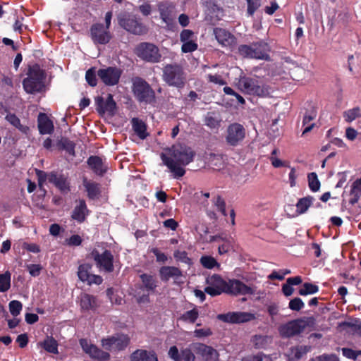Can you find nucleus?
<instances>
[{
    "instance_id": "obj_1",
    "label": "nucleus",
    "mask_w": 361,
    "mask_h": 361,
    "mask_svg": "<svg viewBox=\"0 0 361 361\" xmlns=\"http://www.w3.org/2000/svg\"><path fill=\"white\" fill-rule=\"evenodd\" d=\"M195 152L191 147L184 145H173L171 149V154H161L163 164L168 167L173 173L174 178H180L185 173L184 166L189 164L194 159Z\"/></svg>"
},
{
    "instance_id": "obj_2",
    "label": "nucleus",
    "mask_w": 361,
    "mask_h": 361,
    "mask_svg": "<svg viewBox=\"0 0 361 361\" xmlns=\"http://www.w3.org/2000/svg\"><path fill=\"white\" fill-rule=\"evenodd\" d=\"M314 317H303L282 324L279 326L278 330L281 337L288 338L305 331H310L314 328Z\"/></svg>"
},
{
    "instance_id": "obj_3",
    "label": "nucleus",
    "mask_w": 361,
    "mask_h": 361,
    "mask_svg": "<svg viewBox=\"0 0 361 361\" xmlns=\"http://www.w3.org/2000/svg\"><path fill=\"white\" fill-rule=\"evenodd\" d=\"M113 13L108 11L105 15V25L102 23L93 24L90 30V37L95 44H106L111 39V35L109 32Z\"/></svg>"
},
{
    "instance_id": "obj_4",
    "label": "nucleus",
    "mask_w": 361,
    "mask_h": 361,
    "mask_svg": "<svg viewBox=\"0 0 361 361\" xmlns=\"http://www.w3.org/2000/svg\"><path fill=\"white\" fill-rule=\"evenodd\" d=\"M44 73L37 66L29 68L27 77L23 80V86L28 94H35L42 90L44 87Z\"/></svg>"
},
{
    "instance_id": "obj_5",
    "label": "nucleus",
    "mask_w": 361,
    "mask_h": 361,
    "mask_svg": "<svg viewBox=\"0 0 361 361\" xmlns=\"http://www.w3.org/2000/svg\"><path fill=\"white\" fill-rule=\"evenodd\" d=\"M163 80L169 86L181 88L185 83V75L178 64H167L163 68Z\"/></svg>"
},
{
    "instance_id": "obj_6",
    "label": "nucleus",
    "mask_w": 361,
    "mask_h": 361,
    "mask_svg": "<svg viewBox=\"0 0 361 361\" xmlns=\"http://www.w3.org/2000/svg\"><path fill=\"white\" fill-rule=\"evenodd\" d=\"M133 92L140 102L151 104L155 100V93L149 85L140 78L133 80Z\"/></svg>"
},
{
    "instance_id": "obj_7",
    "label": "nucleus",
    "mask_w": 361,
    "mask_h": 361,
    "mask_svg": "<svg viewBox=\"0 0 361 361\" xmlns=\"http://www.w3.org/2000/svg\"><path fill=\"white\" fill-rule=\"evenodd\" d=\"M135 52L138 57L150 63H158L161 59L159 48L149 42L139 44L136 47Z\"/></svg>"
},
{
    "instance_id": "obj_8",
    "label": "nucleus",
    "mask_w": 361,
    "mask_h": 361,
    "mask_svg": "<svg viewBox=\"0 0 361 361\" xmlns=\"http://www.w3.org/2000/svg\"><path fill=\"white\" fill-rule=\"evenodd\" d=\"M240 55L251 59H267V46L266 44L254 43L250 45H240L238 47Z\"/></svg>"
},
{
    "instance_id": "obj_9",
    "label": "nucleus",
    "mask_w": 361,
    "mask_h": 361,
    "mask_svg": "<svg viewBox=\"0 0 361 361\" xmlns=\"http://www.w3.org/2000/svg\"><path fill=\"white\" fill-rule=\"evenodd\" d=\"M37 174L38 176L39 185L40 188L42 186L43 182L47 179L50 183H54L61 192L67 193L69 192V182L67 177L65 176L57 175L53 173L46 174L41 171H37Z\"/></svg>"
},
{
    "instance_id": "obj_10",
    "label": "nucleus",
    "mask_w": 361,
    "mask_h": 361,
    "mask_svg": "<svg viewBox=\"0 0 361 361\" xmlns=\"http://www.w3.org/2000/svg\"><path fill=\"white\" fill-rule=\"evenodd\" d=\"M238 85L242 92L249 94L264 97L269 93L265 87L261 86L258 81L253 78H241L238 81Z\"/></svg>"
},
{
    "instance_id": "obj_11",
    "label": "nucleus",
    "mask_w": 361,
    "mask_h": 361,
    "mask_svg": "<svg viewBox=\"0 0 361 361\" xmlns=\"http://www.w3.org/2000/svg\"><path fill=\"white\" fill-rule=\"evenodd\" d=\"M225 293L238 295H254L257 293L255 286H249L238 279H229L226 283Z\"/></svg>"
},
{
    "instance_id": "obj_12",
    "label": "nucleus",
    "mask_w": 361,
    "mask_h": 361,
    "mask_svg": "<svg viewBox=\"0 0 361 361\" xmlns=\"http://www.w3.org/2000/svg\"><path fill=\"white\" fill-rule=\"evenodd\" d=\"M226 283V281L218 274L209 276L206 279L204 292L212 297L219 295L225 293Z\"/></svg>"
},
{
    "instance_id": "obj_13",
    "label": "nucleus",
    "mask_w": 361,
    "mask_h": 361,
    "mask_svg": "<svg viewBox=\"0 0 361 361\" xmlns=\"http://www.w3.org/2000/svg\"><path fill=\"white\" fill-rule=\"evenodd\" d=\"M217 319L226 323L239 324L252 321L255 319L254 314L246 312H230L226 314H219Z\"/></svg>"
},
{
    "instance_id": "obj_14",
    "label": "nucleus",
    "mask_w": 361,
    "mask_h": 361,
    "mask_svg": "<svg viewBox=\"0 0 361 361\" xmlns=\"http://www.w3.org/2000/svg\"><path fill=\"white\" fill-rule=\"evenodd\" d=\"M122 71L117 67H106L97 71V75L106 85L113 86L119 82Z\"/></svg>"
},
{
    "instance_id": "obj_15",
    "label": "nucleus",
    "mask_w": 361,
    "mask_h": 361,
    "mask_svg": "<svg viewBox=\"0 0 361 361\" xmlns=\"http://www.w3.org/2000/svg\"><path fill=\"white\" fill-rule=\"evenodd\" d=\"M92 255L101 271L109 273L114 271V257L110 251L105 250L102 254H99L98 251L94 250L92 252Z\"/></svg>"
},
{
    "instance_id": "obj_16",
    "label": "nucleus",
    "mask_w": 361,
    "mask_h": 361,
    "mask_svg": "<svg viewBox=\"0 0 361 361\" xmlns=\"http://www.w3.org/2000/svg\"><path fill=\"white\" fill-rule=\"evenodd\" d=\"M245 135V131L243 126L238 123H233L228 127L226 140L230 145L235 146L243 141Z\"/></svg>"
},
{
    "instance_id": "obj_17",
    "label": "nucleus",
    "mask_w": 361,
    "mask_h": 361,
    "mask_svg": "<svg viewBox=\"0 0 361 361\" xmlns=\"http://www.w3.org/2000/svg\"><path fill=\"white\" fill-rule=\"evenodd\" d=\"M159 11L163 23L169 29H172L177 13L175 6L171 4H161L159 6Z\"/></svg>"
},
{
    "instance_id": "obj_18",
    "label": "nucleus",
    "mask_w": 361,
    "mask_h": 361,
    "mask_svg": "<svg viewBox=\"0 0 361 361\" xmlns=\"http://www.w3.org/2000/svg\"><path fill=\"white\" fill-rule=\"evenodd\" d=\"M80 344L82 350L92 358L101 361H105L109 359L110 355L108 353L99 349L96 345L90 343L87 340L81 339Z\"/></svg>"
},
{
    "instance_id": "obj_19",
    "label": "nucleus",
    "mask_w": 361,
    "mask_h": 361,
    "mask_svg": "<svg viewBox=\"0 0 361 361\" xmlns=\"http://www.w3.org/2000/svg\"><path fill=\"white\" fill-rule=\"evenodd\" d=\"M119 24L126 30L135 35H142L146 32L145 27L133 17L121 18Z\"/></svg>"
},
{
    "instance_id": "obj_20",
    "label": "nucleus",
    "mask_w": 361,
    "mask_h": 361,
    "mask_svg": "<svg viewBox=\"0 0 361 361\" xmlns=\"http://www.w3.org/2000/svg\"><path fill=\"white\" fill-rule=\"evenodd\" d=\"M192 348L196 354L201 355L207 361H216L218 359V352L210 346L203 343H194Z\"/></svg>"
},
{
    "instance_id": "obj_21",
    "label": "nucleus",
    "mask_w": 361,
    "mask_h": 361,
    "mask_svg": "<svg viewBox=\"0 0 361 361\" xmlns=\"http://www.w3.org/2000/svg\"><path fill=\"white\" fill-rule=\"evenodd\" d=\"M97 110L99 114H104L106 112L113 115L114 114L116 104L113 99L111 94H108L106 101L102 97H98L96 99Z\"/></svg>"
},
{
    "instance_id": "obj_22",
    "label": "nucleus",
    "mask_w": 361,
    "mask_h": 361,
    "mask_svg": "<svg viewBox=\"0 0 361 361\" xmlns=\"http://www.w3.org/2000/svg\"><path fill=\"white\" fill-rule=\"evenodd\" d=\"M169 357L174 361H195V355L190 349H183L180 352L176 346H172L169 350Z\"/></svg>"
},
{
    "instance_id": "obj_23",
    "label": "nucleus",
    "mask_w": 361,
    "mask_h": 361,
    "mask_svg": "<svg viewBox=\"0 0 361 361\" xmlns=\"http://www.w3.org/2000/svg\"><path fill=\"white\" fill-rule=\"evenodd\" d=\"M215 37L224 47H232L235 44V38L228 31L216 27L214 30Z\"/></svg>"
},
{
    "instance_id": "obj_24",
    "label": "nucleus",
    "mask_w": 361,
    "mask_h": 361,
    "mask_svg": "<svg viewBox=\"0 0 361 361\" xmlns=\"http://www.w3.org/2000/svg\"><path fill=\"white\" fill-rule=\"evenodd\" d=\"M159 276L162 281H167L172 279L178 281L182 276V271L177 267L164 266L159 269Z\"/></svg>"
},
{
    "instance_id": "obj_25",
    "label": "nucleus",
    "mask_w": 361,
    "mask_h": 361,
    "mask_svg": "<svg viewBox=\"0 0 361 361\" xmlns=\"http://www.w3.org/2000/svg\"><path fill=\"white\" fill-rule=\"evenodd\" d=\"M37 123L40 134L46 135L53 133L54 129L53 122L49 118L47 114L40 113L38 116Z\"/></svg>"
},
{
    "instance_id": "obj_26",
    "label": "nucleus",
    "mask_w": 361,
    "mask_h": 361,
    "mask_svg": "<svg viewBox=\"0 0 361 361\" xmlns=\"http://www.w3.org/2000/svg\"><path fill=\"white\" fill-rule=\"evenodd\" d=\"M88 213L89 211L85 202L84 200H80L78 204L73 209L71 217L78 223H82L85 221Z\"/></svg>"
},
{
    "instance_id": "obj_27",
    "label": "nucleus",
    "mask_w": 361,
    "mask_h": 361,
    "mask_svg": "<svg viewBox=\"0 0 361 361\" xmlns=\"http://www.w3.org/2000/svg\"><path fill=\"white\" fill-rule=\"evenodd\" d=\"M80 306L82 310L88 311L95 310L99 306V304L95 296L87 293H82L80 297Z\"/></svg>"
},
{
    "instance_id": "obj_28",
    "label": "nucleus",
    "mask_w": 361,
    "mask_h": 361,
    "mask_svg": "<svg viewBox=\"0 0 361 361\" xmlns=\"http://www.w3.org/2000/svg\"><path fill=\"white\" fill-rule=\"evenodd\" d=\"M131 361H158L156 354L152 351L137 350L130 357Z\"/></svg>"
},
{
    "instance_id": "obj_29",
    "label": "nucleus",
    "mask_w": 361,
    "mask_h": 361,
    "mask_svg": "<svg viewBox=\"0 0 361 361\" xmlns=\"http://www.w3.org/2000/svg\"><path fill=\"white\" fill-rule=\"evenodd\" d=\"M310 348L307 345H300L290 348L286 353L288 361H294L300 359L305 355Z\"/></svg>"
},
{
    "instance_id": "obj_30",
    "label": "nucleus",
    "mask_w": 361,
    "mask_h": 361,
    "mask_svg": "<svg viewBox=\"0 0 361 361\" xmlns=\"http://www.w3.org/2000/svg\"><path fill=\"white\" fill-rule=\"evenodd\" d=\"M87 164L98 175H103L106 171V167L104 166L102 159L99 157H90L87 160Z\"/></svg>"
},
{
    "instance_id": "obj_31",
    "label": "nucleus",
    "mask_w": 361,
    "mask_h": 361,
    "mask_svg": "<svg viewBox=\"0 0 361 361\" xmlns=\"http://www.w3.org/2000/svg\"><path fill=\"white\" fill-rule=\"evenodd\" d=\"M83 185L87 192V195L90 199L98 197L101 192L100 185L94 181L84 180Z\"/></svg>"
},
{
    "instance_id": "obj_32",
    "label": "nucleus",
    "mask_w": 361,
    "mask_h": 361,
    "mask_svg": "<svg viewBox=\"0 0 361 361\" xmlns=\"http://www.w3.org/2000/svg\"><path fill=\"white\" fill-rule=\"evenodd\" d=\"M131 122L133 129L137 136L142 140L145 139L148 135L145 123L136 118H133Z\"/></svg>"
},
{
    "instance_id": "obj_33",
    "label": "nucleus",
    "mask_w": 361,
    "mask_h": 361,
    "mask_svg": "<svg viewBox=\"0 0 361 361\" xmlns=\"http://www.w3.org/2000/svg\"><path fill=\"white\" fill-rule=\"evenodd\" d=\"M210 241H216L219 243H222L221 245H219L218 247V252L219 255L227 253L231 249L232 247L230 240L223 237L222 235L212 236L210 239Z\"/></svg>"
},
{
    "instance_id": "obj_34",
    "label": "nucleus",
    "mask_w": 361,
    "mask_h": 361,
    "mask_svg": "<svg viewBox=\"0 0 361 361\" xmlns=\"http://www.w3.org/2000/svg\"><path fill=\"white\" fill-rule=\"evenodd\" d=\"M200 315L199 309L197 307L192 310L185 311L181 314L180 319L184 322L194 324Z\"/></svg>"
},
{
    "instance_id": "obj_35",
    "label": "nucleus",
    "mask_w": 361,
    "mask_h": 361,
    "mask_svg": "<svg viewBox=\"0 0 361 361\" xmlns=\"http://www.w3.org/2000/svg\"><path fill=\"white\" fill-rule=\"evenodd\" d=\"M341 326L348 331L361 336V322L358 320H352L343 322Z\"/></svg>"
},
{
    "instance_id": "obj_36",
    "label": "nucleus",
    "mask_w": 361,
    "mask_h": 361,
    "mask_svg": "<svg viewBox=\"0 0 361 361\" xmlns=\"http://www.w3.org/2000/svg\"><path fill=\"white\" fill-rule=\"evenodd\" d=\"M45 350L49 353H58V344L55 339L52 337H47L44 341L38 343Z\"/></svg>"
},
{
    "instance_id": "obj_37",
    "label": "nucleus",
    "mask_w": 361,
    "mask_h": 361,
    "mask_svg": "<svg viewBox=\"0 0 361 361\" xmlns=\"http://www.w3.org/2000/svg\"><path fill=\"white\" fill-rule=\"evenodd\" d=\"M314 198L305 197L300 199L296 204V212L298 214L305 213L312 204Z\"/></svg>"
},
{
    "instance_id": "obj_38",
    "label": "nucleus",
    "mask_w": 361,
    "mask_h": 361,
    "mask_svg": "<svg viewBox=\"0 0 361 361\" xmlns=\"http://www.w3.org/2000/svg\"><path fill=\"white\" fill-rule=\"evenodd\" d=\"M140 278L144 288L147 291H154L157 287V281L154 276L144 274L140 275Z\"/></svg>"
},
{
    "instance_id": "obj_39",
    "label": "nucleus",
    "mask_w": 361,
    "mask_h": 361,
    "mask_svg": "<svg viewBox=\"0 0 361 361\" xmlns=\"http://www.w3.org/2000/svg\"><path fill=\"white\" fill-rule=\"evenodd\" d=\"M271 338L264 335H256L252 342L257 348H264L271 343Z\"/></svg>"
},
{
    "instance_id": "obj_40",
    "label": "nucleus",
    "mask_w": 361,
    "mask_h": 361,
    "mask_svg": "<svg viewBox=\"0 0 361 361\" xmlns=\"http://www.w3.org/2000/svg\"><path fill=\"white\" fill-rule=\"evenodd\" d=\"M221 120L214 113H208L204 118V123L211 129H218Z\"/></svg>"
},
{
    "instance_id": "obj_41",
    "label": "nucleus",
    "mask_w": 361,
    "mask_h": 361,
    "mask_svg": "<svg viewBox=\"0 0 361 361\" xmlns=\"http://www.w3.org/2000/svg\"><path fill=\"white\" fill-rule=\"evenodd\" d=\"M11 274L8 271L0 274V292L4 293L11 288Z\"/></svg>"
},
{
    "instance_id": "obj_42",
    "label": "nucleus",
    "mask_w": 361,
    "mask_h": 361,
    "mask_svg": "<svg viewBox=\"0 0 361 361\" xmlns=\"http://www.w3.org/2000/svg\"><path fill=\"white\" fill-rule=\"evenodd\" d=\"M92 269V265L90 264H83L79 266L78 271V276L83 282H86L91 275L90 271Z\"/></svg>"
},
{
    "instance_id": "obj_43",
    "label": "nucleus",
    "mask_w": 361,
    "mask_h": 361,
    "mask_svg": "<svg viewBox=\"0 0 361 361\" xmlns=\"http://www.w3.org/2000/svg\"><path fill=\"white\" fill-rule=\"evenodd\" d=\"M360 109L355 107L343 112V118L346 122L350 123L355 118L361 116Z\"/></svg>"
},
{
    "instance_id": "obj_44",
    "label": "nucleus",
    "mask_w": 361,
    "mask_h": 361,
    "mask_svg": "<svg viewBox=\"0 0 361 361\" xmlns=\"http://www.w3.org/2000/svg\"><path fill=\"white\" fill-rule=\"evenodd\" d=\"M200 262L202 265L207 269H213L214 267L219 268L220 264L216 262V260L211 256H202L200 258Z\"/></svg>"
},
{
    "instance_id": "obj_45",
    "label": "nucleus",
    "mask_w": 361,
    "mask_h": 361,
    "mask_svg": "<svg viewBox=\"0 0 361 361\" xmlns=\"http://www.w3.org/2000/svg\"><path fill=\"white\" fill-rule=\"evenodd\" d=\"M6 119L13 126L16 127L21 131L25 133L28 128L20 124V119L15 115L9 114L6 116Z\"/></svg>"
},
{
    "instance_id": "obj_46",
    "label": "nucleus",
    "mask_w": 361,
    "mask_h": 361,
    "mask_svg": "<svg viewBox=\"0 0 361 361\" xmlns=\"http://www.w3.org/2000/svg\"><path fill=\"white\" fill-rule=\"evenodd\" d=\"M242 361H272L271 356L258 353L257 355H250L244 357Z\"/></svg>"
},
{
    "instance_id": "obj_47",
    "label": "nucleus",
    "mask_w": 361,
    "mask_h": 361,
    "mask_svg": "<svg viewBox=\"0 0 361 361\" xmlns=\"http://www.w3.org/2000/svg\"><path fill=\"white\" fill-rule=\"evenodd\" d=\"M173 256L177 261L182 263H185L188 265L192 264V261L190 258L188 257V254L185 251L176 250L174 252Z\"/></svg>"
},
{
    "instance_id": "obj_48",
    "label": "nucleus",
    "mask_w": 361,
    "mask_h": 361,
    "mask_svg": "<svg viewBox=\"0 0 361 361\" xmlns=\"http://www.w3.org/2000/svg\"><path fill=\"white\" fill-rule=\"evenodd\" d=\"M115 341L118 343V345H115V350H122L126 347L129 343L128 337L125 335H121L115 337Z\"/></svg>"
},
{
    "instance_id": "obj_49",
    "label": "nucleus",
    "mask_w": 361,
    "mask_h": 361,
    "mask_svg": "<svg viewBox=\"0 0 361 361\" xmlns=\"http://www.w3.org/2000/svg\"><path fill=\"white\" fill-rule=\"evenodd\" d=\"M316 292V286L305 283L302 287L299 290V294L301 295H307L309 294H313Z\"/></svg>"
},
{
    "instance_id": "obj_50",
    "label": "nucleus",
    "mask_w": 361,
    "mask_h": 361,
    "mask_svg": "<svg viewBox=\"0 0 361 361\" xmlns=\"http://www.w3.org/2000/svg\"><path fill=\"white\" fill-rule=\"evenodd\" d=\"M341 350L343 356L348 359L356 360L359 355H361V350H354L348 348H343Z\"/></svg>"
},
{
    "instance_id": "obj_51",
    "label": "nucleus",
    "mask_w": 361,
    "mask_h": 361,
    "mask_svg": "<svg viewBox=\"0 0 361 361\" xmlns=\"http://www.w3.org/2000/svg\"><path fill=\"white\" fill-rule=\"evenodd\" d=\"M304 305V302L300 298H295L290 300L288 307L293 311H300Z\"/></svg>"
},
{
    "instance_id": "obj_52",
    "label": "nucleus",
    "mask_w": 361,
    "mask_h": 361,
    "mask_svg": "<svg viewBox=\"0 0 361 361\" xmlns=\"http://www.w3.org/2000/svg\"><path fill=\"white\" fill-rule=\"evenodd\" d=\"M9 310L12 315L17 316L22 310V304L18 300H12L9 303Z\"/></svg>"
},
{
    "instance_id": "obj_53",
    "label": "nucleus",
    "mask_w": 361,
    "mask_h": 361,
    "mask_svg": "<svg viewBox=\"0 0 361 361\" xmlns=\"http://www.w3.org/2000/svg\"><path fill=\"white\" fill-rule=\"evenodd\" d=\"M85 79L90 85L92 87L97 85V78L94 68H92L86 72Z\"/></svg>"
},
{
    "instance_id": "obj_54",
    "label": "nucleus",
    "mask_w": 361,
    "mask_h": 361,
    "mask_svg": "<svg viewBox=\"0 0 361 361\" xmlns=\"http://www.w3.org/2000/svg\"><path fill=\"white\" fill-rule=\"evenodd\" d=\"M269 160L271 163V165L275 168L290 167L289 163L288 161H283L276 156H270Z\"/></svg>"
},
{
    "instance_id": "obj_55",
    "label": "nucleus",
    "mask_w": 361,
    "mask_h": 361,
    "mask_svg": "<svg viewBox=\"0 0 361 361\" xmlns=\"http://www.w3.org/2000/svg\"><path fill=\"white\" fill-rule=\"evenodd\" d=\"M102 346L108 350H115V345H118L115 337L105 338L102 341Z\"/></svg>"
},
{
    "instance_id": "obj_56",
    "label": "nucleus",
    "mask_w": 361,
    "mask_h": 361,
    "mask_svg": "<svg viewBox=\"0 0 361 361\" xmlns=\"http://www.w3.org/2000/svg\"><path fill=\"white\" fill-rule=\"evenodd\" d=\"M290 168V173L288 174V181L289 185L290 188H294L297 185L296 179L298 176V174L297 173V170L294 167H289Z\"/></svg>"
},
{
    "instance_id": "obj_57",
    "label": "nucleus",
    "mask_w": 361,
    "mask_h": 361,
    "mask_svg": "<svg viewBox=\"0 0 361 361\" xmlns=\"http://www.w3.org/2000/svg\"><path fill=\"white\" fill-rule=\"evenodd\" d=\"M193 37L194 32L190 30H183L180 34V39L183 44L193 40Z\"/></svg>"
},
{
    "instance_id": "obj_58",
    "label": "nucleus",
    "mask_w": 361,
    "mask_h": 361,
    "mask_svg": "<svg viewBox=\"0 0 361 361\" xmlns=\"http://www.w3.org/2000/svg\"><path fill=\"white\" fill-rule=\"evenodd\" d=\"M247 13L252 16L255 11L260 6V0H247Z\"/></svg>"
},
{
    "instance_id": "obj_59",
    "label": "nucleus",
    "mask_w": 361,
    "mask_h": 361,
    "mask_svg": "<svg viewBox=\"0 0 361 361\" xmlns=\"http://www.w3.org/2000/svg\"><path fill=\"white\" fill-rule=\"evenodd\" d=\"M214 204L216 207L218 211L221 212L224 216H226L225 209L226 204L224 200L220 196L217 195L215 197Z\"/></svg>"
},
{
    "instance_id": "obj_60",
    "label": "nucleus",
    "mask_w": 361,
    "mask_h": 361,
    "mask_svg": "<svg viewBox=\"0 0 361 361\" xmlns=\"http://www.w3.org/2000/svg\"><path fill=\"white\" fill-rule=\"evenodd\" d=\"M197 49V44L194 40L183 44L181 50L183 53H188L195 51Z\"/></svg>"
},
{
    "instance_id": "obj_61",
    "label": "nucleus",
    "mask_w": 361,
    "mask_h": 361,
    "mask_svg": "<svg viewBox=\"0 0 361 361\" xmlns=\"http://www.w3.org/2000/svg\"><path fill=\"white\" fill-rule=\"evenodd\" d=\"M106 295L112 303L117 305L121 304L122 298L114 295L113 288H108L106 290Z\"/></svg>"
},
{
    "instance_id": "obj_62",
    "label": "nucleus",
    "mask_w": 361,
    "mask_h": 361,
    "mask_svg": "<svg viewBox=\"0 0 361 361\" xmlns=\"http://www.w3.org/2000/svg\"><path fill=\"white\" fill-rule=\"evenodd\" d=\"M212 332L209 328H203L194 331V335L197 338L207 337L212 335Z\"/></svg>"
},
{
    "instance_id": "obj_63",
    "label": "nucleus",
    "mask_w": 361,
    "mask_h": 361,
    "mask_svg": "<svg viewBox=\"0 0 361 361\" xmlns=\"http://www.w3.org/2000/svg\"><path fill=\"white\" fill-rule=\"evenodd\" d=\"M207 80L212 83L217 84L219 85H224L226 82L221 78L219 75H208Z\"/></svg>"
},
{
    "instance_id": "obj_64",
    "label": "nucleus",
    "mask_w": 361,
    "mask_h": 361,
    "mask_svg": "<svg viewBox=\"0 0 361 361\" xmlns=\"http://www.w3.org/2000/svg\"><path fill=\"white\" fill-rule=\"evenodd\" d=\"M317 361H340L338 357L334 354H324L317 357Z\"/></svg>"
}]
</instances>
